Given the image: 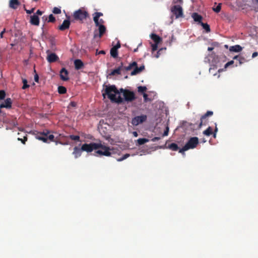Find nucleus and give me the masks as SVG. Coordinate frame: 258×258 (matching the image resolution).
<instances>
[{
  "label": "nucleus",
  "mask_w": 258,
  "mask_h": 258,
  "mask_svg": "<svg viewBox=\"0 0 258 258\" xmlns=\"http://www.w3.org/2000/svg\"><path fill=\"white\" fill-rule=\"evenodd\" d=\"M147 90V88L145 86H139L138 87V91L139 93H144Z\"/></svg>",
  "instance_id": "f704fd0d"
},
{
  "label": "nucleus",
  "mask_w": 258,
  "mask_h": 258,
  "mask_svg": "<svg viewBox=\"0 0 258 258\" xmlns=\"http://www.w3.org/2000/svg\"><path fill=\"white\" fill-rule=\"evenodd\" d=\"M200 25L203 27V28L207 32H209L210 31V26L207 23H204L202 22Z\"/></svg>",
  "instance_id": "2f4dec72"
},
{
  "label": "nucleus",
  "mask_w": 258,
  "mask_h": 258,
  "mask_svg": "<svg viewBox=\"0 0 258 258\" xmlns=\"http://www.w3.org/2000/svg\"><path fill=\"white\" fill-rule=\"evenodd\" d=\"M234 63V60H231V61H228L227 63H226L225 65V68H227L228 66L233 64Z\"/></svg>",
  "instance_id": "de8ad7c7"
},
{
  "label": "nucleus",
  "mask_w": 258,
  "mask_h": 258,
  "mask_svg": "<svg viewBox=\"0 0 258 258\" xmlns=\"http://www.w3.org/2000/svg\"><path fill=\"white\" fill-rule=\"evenodd\" d=\"M212 44V45H213L214 46H218L219 44L218 42H213Z\"/></svg>",
  "instance_id": "0e129e2a"
},
{
  "label": "nucleus",
  "mask_w": 258,
  "mask_h": 258,
  "mask_svg": "<svg viewBox=\"0 0 258 258\" xmlns=\"http://www.w3.org/2000/svg\"><path fill=\"white\" fill-rule=\"evenodd\" d=\"M77 106V103L74 101H71L69 104V106L75 107Z\"/></svg>",
  "instance_id": "09e8293b"
},
{
  "label": "nucleus",
  "mask_w": 258,
  "mask_h": 258,
  "mask_svg": "<svg viewBox=\"0 0 258 258\" xmlns=\"http://www.w3.org/2000/svg\"><path fill=\"white\" fill-rule=\"evenodd\" d=\"M110 55L113 58H116L118 56V51L116 48L112 47L110 49Z\"/></svg>",
  "instance_id": "cd10ccee"
},
{
  "label": "nucleus",
  "mask_w": 258,
  "mask_h": 258,
  "mask_svg": "<svg viewBox=\"0 0 258 258\" xmlns=\"http://www.w3.org/2000/svg\"><path fill=\"white\" fill-rule=\"evenodd\" d=\"M12 101L11 98H7L4 102L0 104V112H1V108H11L12 107Z\"/></svg>",
  "instance_id": "ddd939ff"
},
{
  "label": "nucleus",
  "mask_w": 258,
  "mask_h": 258,
  "mask_svg": "<svg viewBox=\"0 0 258 258\" xmlns=\"http://www.w3.org/2000/svg\"><path fill=\"white\" fill-rule=\"evenodd\" d=\"M149 142V140L146 138H140L137 140V143L139 145H142Z\"/></svg>",
  "instance_id": "7c9ffc66"
},
{
  "label": "nucleus",
  "mask_w": 258,
  "mask_h": 258,
  "mask_svg": "<svg viewBox=\"0 0 258 258\" xmlns=\"http://www.w3.org/2000/svg\"><path fill=\"white\" fill-rule=\"evenodd\" d=\"M147 119V116L146 115H142L141 116H137L132 119V123L134 125H138L140 123L145 121Z\"/></svg>",
  "instance_id": "9d476101"
},
{
  "label": "nucleus",
  "mask_w": 258,
  "mask_h": 258,
  "mask_svg": "<svg viewBox=\"0 0 258 258\" xmlns=\"http://www.w3.org/2000/svg\"><path fill=\"white\" fill-rule=\"evenodd\" d=\"M68 75V72L65 68L61 69L60 71V78L62 80L64 81H68L69 79Z\"/></svg>",
  "instance_id": "4468645a"
},
{
  "label": "nucleus",
  "mask_w": 258,
  "mask_h": 258,
  "mask_svg": "<svg viewBox=\"0 0 258 258\" xmlns=\"http://www.w3.org/2000/svg\"><path fill=\"white\" fill-rule=\"evenodd\" d=\"M6 32V29H4L0 33V37L3 38V35Z\"/></svg>",
  "instance_id": "6e6d98bb"
},
{
  "label": "nucleus",
  "mask_w": 258,
  "mask_h": 258,
  "mask_svg": "<svg viewBox=\"0 0 258 258\" xmlns=\"http://www.w3.org/2000/svg\"><path fill=\"white\" fill-rule=\"evenodd\" d=\"M148 95L146 93H143V97H144L145 102H147L148 101Z\"/></svg>",
  "instance_id": "8fccbe9b"
},
{
  "label": "nucleus",
  "mask_w": 258,
  "mask_h": 258,
  "mask_svg": "<svg viewBox=\"0 0 258 258\" xmlns=\"http://www.w3.org/2000/svg\"><path fill=\"white\" fill-rule=\"evenodd\" d=\"M30 23L32 25L38 26L39 24V18L38 16L36 14H34L33 15L30 17Z\"/></svg>",
  "instance_id": "a211bd4d"
},
{
  "label": "nucleus",
  "mask_w": 258,
  "mask_h": 258,
  "mask_svg": "<svg viewBox=\"0 0 258 258\" xmlns=\"http://www.w3.org/2000/svg\"><path fill=\"white\" fill-rule=\"evenodd\" d=\"M171 12L175 16L176 18L183 16L182 7L179 5H174L171 8Z\"/></svg>",
  "instance_id": "0eeeda50"
},
{
  "label": "nucleus",
  "mask_w": 258,
  "mask_h": 258,
  "mask_svg": "<svg viewBox=\"0 0 258 258\" xmlns=\"http://www.w3.org/2000/svg\"><path fill=\"white\" fill-rule=\"evenodd\" d=\"M192 18L194 20V21L196 22H198L199 24H201L202 22V20L203 19V17L202 16L199 15L197 13H194L191 15Z\"/></svg>",
  "instance_id": "412c9836"
},
{
  "label": "nucleus",
  "mask_w": 258,
  "mask_h": 258,
  "mask_svg": "<svg viewBox=\"0 0 258 258\" xmlns=\"http://www.w3.org/2000/svg\"><path fill=\"white\" fill-rule=\"evenodd\" d=\"M127 90L122 88L118 90L115 85H105L102 95L104 98L107 95L111 102L120 104L123 101V98L119 95L120 94L122 93L123 95L124 92Z\"/></svg>",
  "instance_id": "f257e3e1"
},
{
  "label": "nucleus",
  "mask_w": 258,
  "mask_h": 258,
  "mask_svg": "<svg viewBox=\"0 0 258 258\" xmlns=\"http://www.w3.org/2000/svg\"><path fill=\"white\" fill-rule=\"evenodd\" d=\"M123 63L121 62V66L119 67H118L117 68L113 70L111 72V75H115L116 74H117V75H120V71L121 70H123Z\"/></svg>",
  "instance_id": "a878e982"
},
{
  "label": "nucleus",
  "mask_w": 258,
  "mask_h": 258,
  "mask_svg": "<svg viewBox=\"0 0 258 258\" xmlns=\"http://www.w3.org/2000/svg\"><path fill=\"white\" fill-rule=\"evenodd\" d=\"M58 92L60 94H64L67 92V89L63 86H59L58 87Z\"/></svg>",
  "instance_id": "473e14b6"
},
{
  "label": "nucleus",
  "mask_w": 258,
  "mask_h": 258,
  "mask_svg": "<svg viewBox=\"0 0 258 258\" xmlns=\"http://www.w3.org/2000/svg\"><path fill=\"white\" fill-rule=\"evenodd\" d=\"M168 148L172 151H176L179 149L178 145L175 143H171L168 145Z\"/></svg>",
  "instance_id": "c756f323"
},
{
  "label": "nucleus",
  "mask_w": 258,
  "mask_h": 258,
  "mask_svg": "<svg viewBox=\"0 0 258 258\" xmlns=\"http://www.w3.org/2000/svg\"><path fill=\"white\" fill-rule=\"evenodd\" d=\"M123 97L124 98V100L128 102L133 101L135 99V95L134 92L128 90L127 91L124 92Z\"/></svg>",
  "instance_id": "9b49d317"
},
{
  "label": "nucleus",
  "mask_w": 258,
  "mask_h": 258,
  "mask_svg": "<svg viewBox=\"0 0 258 258\" xmlns=\"http://www.w3.org/2000/svg\"><path fill=\"white\" fill-rule=\"evenodd\" d=\"M18 140L21 141V142H22L23 144H25L26 142L27 141V135H26V136H24V137H23V139H22V138H18Z\"/></svg>",
  "instance_id": "ea45409f"
},
{
  "label": "nucleus",
  "mask_w": 258,
  "mask_h": 258,
  "mask_svg": "<svg viewBox=\"0 0 258 258\" xmlns=\"http://www.w3.org/2000/svg\"><path fill=\"white\" fill-rule=\"evenodd\" d=\"M24 9H25L26 12L27 14H31L33 13L34 12V10H35L34 8L31 9V10H27V9H25V6H24Z\"/></svg>",
  "instance_id": "c03bdc74"
},
{
  "label": "nucleus",
  "mask_w": 258,
  "mask_h": 258,
  "mask_svg": "<svg viewBox=\"0 0 258 258\" xmlns=\"http://www.w3.org/2000/svg\"><path fill=\"white\" fill-rule=\"evenodd\" d=\"M70 21L69 20H64L61 25L58 26V29L61 31H64L69 28L70 26Z\"/></svg>",
  "instance_id": "f3484780"
},
{
  "label": "nucleus",
  "mask_w": 258,
  "mask_h": 258,
  "mask_svg": "<svg viewBox=\"0 0 258 258\" xmlns=\"http://www.w3.org/2000/svg\"><path fill=\"white\" fill-rule=\"evenodd\" d=\"M93 16L95 26L103 25L104 21L102 19H99V18L103 16V13L101 12H95L93 14Z\"/></svg>",
  "instance_id": "1a4fd4ad"
},
{
  "label": "nucleus",
  "mask_w": 258,
  "mask_h": 258,
  "mask_svg": "<svg viewBox=\"0 0 258 258\" xmlns=\"http://www.w3.org/2000/svg\"><path fill=\"white\" fill-rule=\"evenodd\" d=\"M75 69L76 70L81 69L84 66L83 62L80 59H76L74 61Z\"/></svg>",
  "instance_id": "b1692460"
},
{
  "label": "nucleus",
  "mask_w": 258,
  "mask_h": 258,
  "mask_svg": "<svg viewBox=\"0 0 258 258\" xmlns=\"http://www.w3.org/2000/svg\"><path fill=\"white\" fill-rule=\"evenodd\" d=\"M50 42L52 46L55 45V39L52 38L50 39Z\"/></svg>",
  "instance_id": "5fc2aeb1"
},
{
  "label": "nucleus",
  "mask_w": 258,
  "mask_h": 258,
  "mask_svg": "<svg viewBox=\"0 0 258 258\" xmlns=\"http://www.w3.org/2000/svg\"><path fill=\"white\" fill-rule=\"evenodd\" d=\"M69 138L70 139H71L72 140L77 141H79L80 139L79 136H76V135H70Z\"/></svg>",
  "instance_id": "72a5a7b5"
},
{
  "label": "nucleus",
  "mask_w": 258,
  "mask_h": 258,
  "mask_svg": "<svg viewBox=\"0 0 258 258\" xmlns=\"http://www.w3.org/2000/svg\"><path fill=\"white\" fill-rule=\"evenodd\" d=\"M34 80L36 82H38L39 80V76L38 75L36 74L34 76Z\"/></svg>",
  "instance_id": "603ef678"
},
{
  "label": "nucleus",
  "mask_w": 258,
  "mask_h": 258,
  "mask_svg": "<svg viewBox=\"0 0 258 258\" xmlns=\"http://www.w3.org/2000/svg\"><path fill=\"white\" fill-rule=\"evenodd\" d=\"M23 86L22 87L23 89H26L29 87V85L27 84V81L26 79L23 80Z\"/></svg>",
  "instance_id": "4c0bfd02"
},
{
  "label": "nucleus",
  "mask_w": 258,
  "mask_h": 258,
  "mask_svg": "<svg viewBox=\"0 0 258 258\" xmlns=\"http://www.w3.org/2000/svg\"><path fill=\"white\" fill-rule=\"evenodd\" d=\"M257 55H258V52H254L252 54V58H254V57H256Z\"/></svg>",
  "instance_id": "bf43d9fd"
},
{
  "label": "nucleus",
  "mask_w": 258,
  "mask_h": 258,
  "mask_svg": "<svg viewBox=\"0 0 258 258\" xmlns=\"http://www.w3.org/2000/svg\"><path fill=\"white\" fill-rule=\"evenodd\" d=\"M221 4H219L215 8H213V10L216 13H219L221 11Z\"/></svg>",
  "instance_id": "a19ab883"
},
{
  "label": "nucleus",
  "mask_w": 258,
  "mask_h": 258,
  "mask_svg": "<svg viewBox=\"0 0 258 258\" xmlns=\"http://www.w3.org/2000/svg\"><path fill=\"white\" fill-rule=\"evenodd\" d=\"M50 131L48 130H45L43 132H38L34 131L32 134L35 136L36 139L43 141L44 143H49V142H54L56 145L58 143L61 144L60 142H58L55 139L54 136L53 135H49Z\"/></svg>",
  "instance_id": "f03ea898"
},
{
  "label": "nucleus",
  "mask_w": 258,
  "mask_h": 258,
  "mask_svg": "<svg viewBox=\"0 0 258 258\" xmlns=\"http://www.w3.org/2000/svg\"><path fill=\"white\" fill-rule=\"evenodd\" d=\"M151 38L155 43H160L162 41V38L154 33L151 34Z\"/></svg>",
  "instance_id": "5701e85b"
},
{
  "label": "nucleus",
  "mask_w": 258,
  "mask_h": 258,
  "mask_svg": "<svg viewBox=\"0 0 258 258\" xmlns=\"http://www.w3.org/2000/svg\"><path fill=\"white\" fill-rule=\"evenodd\" d=\"M233 59L237 60L239 61V64L240 65L242 64L243 62L245 61V59L244 57L240 56V55H236L233 57Z\"/></svg>",
  "instance_id": "bb28decb"
},
{
  "label": "nucleus",
  "mask_w": 258,
  "mask_h": 258,
  "mask_svg": "<svg viewBox=\"0 0 258 258\" xmlns=\"http://www.w3.org/2000/svg\"><path fill=\"white\" fill-rule=\"evenodd\" d=\"M215 128L214 130V132L213 133H217V132H218V127H217V123H215Z\"/></svg>",
  "instance_id": "680f3d73"
},
{
  "label": "nucleus",
  "mask_w": 258,
  "mask_h": 258,
  "mask_svg": "<svg viewBox=\"0 0 258 258\" xmlns=\"http://www.w3.org/2000/svg\"><path fill=\"white\" fill-rule=\"evenodd\" d=\"M6 97V92L4 90H0V100H3Z\"/></svg>",
  "instance_id": "e433bc0d"
},
{
  "label": "nucleus",
  "mask_w": 258,
  "mask_h": 258,
  "mask_svg": "<svg viewBox=\"0 0 258 258\" xmlns=\"http://www.w3.org/2000/svg\"><path fill=\"white\" fill-rule=\"evenodd\" d=\"M20 5V2L18 0H10L9 2V7L13 9H17Z\"/></svg>",
  "instance_id": "6ab92c4d"
},
{
  "label": "nucleus",
  "mask_w": 258,
  "mask_h": 258,
  "mask_svg": "<svg viewBox=\"0 0 258 258\" xmlns=\"http://www.w3.org/2000/svg\"><path fill=\"white\" fill-rule=\"evenodd\" d=\"M199 144V139L198 137L190 138L185 145L186 148L189 149L195 148Z\"/></svg>",
  "instance_id": "6e6552de"
},
{
  "label": "nucleus",
  "mask_w": 258,
  "mask_h": 258,
  "mask_svg": "<svg viewBox=\"0 0 258 258\" xmlns=\"http://www.w3.org/2000/svg\"><path fill=\"white\" fill-rule=\"evenodd\" d=\"M100 147L96 143H91L90 144H84L81 146V150L88 153L91 152L94 150H97Z\"/></svg>",
  "instance_id": "423d86ee"
},
{
  "label": "nucleus",
  "mask_w": 258,
  "mask_h": 258,
  "mask_svg": "<svg viewBox=\"0 0 258 258\" xmlns=\"http://www.w3.org/2000/svg\"><path fill=\"white\" fill-rule=\"evenodd\" d=\"M97 144L98 145L100 146L98 147V149H100L96 151V154L101 156H105L107 157L111 156V153L110 151L111 149L110 147L103 145L101 142Z\"/></svg>",
  "instance_id": "20e7f679"
},
{
  "label": "nucleus",
  "mask_w": 258,
  "mask_h": 258,
  "mask_svg": "<svg viewBox=\"0 0 258 258\" xmlns=\"http://www.w3.org/2000/svg\"><path fill=\"white\" fill-rule=\"evenodd\" d=\"M174 3H179L181 4L182 3V0H174Z\"/></svg>",
  "instance_id": "052dcab7"
},
{
  "label": "nucleus",
  "mask_w": 258,
  "mask_h": 258,
  "mask_svg": "<svg viewBox=\"0 0 258 258\" xmlns=\"http://www.w3.org/2000/svg\"><path fill=\"white\" fill-rule=\"evenodd\" d=\"M144 69H145L144 65H142V66H140V67H138V66L137 65L136 68L131 72V75L132 76L136 75L137 74H138L140 73Z\"/></svg>",
  "instance_id": "aec40b11"
},
{
  "label": "nucleus",
  "mask_w": 258,
  "mask_h": 258,
  "mask_svg": "<svg viewBox=\"0 0 258 258\" xmlns=\"http://www.w3.org/2000/svg\"><path fill=\"white\" fill-rule=\"evenodd\" d=\"M89 16L88 12L83 8L75 11L73 15V17L76 21L83 22L84 20L87 19Z\"/></svg>",
  "instance_id": "7ed1b4c3"
},
{
  "label": "nucleus",
  "mask_w": 258,
  "mask_h": 258,
  "mask_svg": "<svg viewBox=\"0 0 258 258\" xmlns=\"http://www.w3.org/2000/svg\"><path fill=\"white\" fill-rule=\"evenodd\" d=\"M160 139H161V138H160V137H154V138H152V139H151V141H152V142H156V141H158V140H160Z\"/></svg>",
  "instance_id": "3c124183"
},
{
  "label": "nucleus",
  "mask_w": 258,
  "mask_h": 258,
  "mask_svg": "<svg viewBox=\"0 0 258 258\" xmlns=\"http://www.w3.org/2000/svg\"><path fill=\"white\" fill-rule=\"evenodd\" d=\"M43 14V12L42 11H41L40 10H38L36 13V15H41L42 14Z\"/></svg>",
  "instance_id": "13d9d810"
},
{
  "label": "nucleus",
  "mask_w": 258,
  "mask_h": 258,
  "mask_svg": "<svg viewBox=\"0 0 258 258\" xmlns=\"http://www.w3.org/2000/svg\"><path fill=\"white\" fill-rule=\"evenodd\" d=\"M133 135L134 137H137L138 136V134L137 132H133Z\"/></svg>",
  "instance_id": "e2e57ef3"
},
{
  "label": "nucleus",
  "mask_w": 258,
  "mask_h": 258,
  "mask_svg": "<svg viewBox=\"0 0 258 258\" xmlns=\"http://www.w3.org/2000/svg\"><path fill=\"white\" fill-rule=\"evenodd\" d=\"M52 12L55 14H59L61 13V10L57 7H54L53 9Z\"/></svg>",
  "instance_id": "58836bf2"
},
{
  "label": "nucleus",
  "mask_w": 258,
  "mask_h": 258,
  "mask_svg": "<svg viewBox=\"0 0 258 258\" xmlns=\"http://www.w3.org/2000/svg\"><path fill=\"white\" fill-rule=\"evenodd\" d=\"M163 49V48H161L157 52V54H156V55L155 56V57L156 58H158L159 57V55H160V52Z\"/></svg>",
  "instance_id": "864d4df0"
},
{
  "label": "nucleus",
  "mask_w": 258,
  "mask_h": 258,
  "mask_svg": "<svg viewBox=\"0 0 258 258\" xmlns=\"http://www.w3.org/2000/svg\"><path fill=\"white\" fill-rule=\"evenodd\" d=\"M58 59V56L54 53H50L47 56V60L50 63L55 62Z\"/></svg>",
  "instance_id": "2eb2a0df"
},
{
  "label": "nucleus",
  "mask_w": 258,
  "mask_h": 258,
  "mask_svg": "<svg viewBox=\"0 0 258 258\" xmlns=\"http://www.w3.org/2000/svg\"><path fill=\"white\" fill-rule=\"evenodd\" d=\"M213 137L214 138H215L216 137V133L213 132Z\"/></svg>",
  "instance_id": "774afa93"
},
{
  "label": "nucleus",
  "mask_w": 258,
  "mask_h": 258,
  "mask_svg": "<svg viewBox=\"0 0 258 258\" xmlns=\"http://www.w3.org/2000/svg\"><path fill=\"white\" fill-rule=\"evenodd\" d=\"M83 151L81 150V147L80 148L78 146H75L73 149L72 154L74 155L75 158L77 159L81 157Z\"/></svg>",
  "instance_id": "dca6fc26"
},
{
  "label": "nucleus",
  "mask_w": 258,
  "mask_h": 258,
  "mask_svg": "<svg viewBox=\"0 0 258 258\" xmlns=\"http://www.w3.org/2000/svg\"><path fill=\"white\" fill-rule=\"evenodd\" d=\"M137 65V63L136 61H133L132 63H131L127 67H123V70H124L126 71H130L132 69L134 68V69L136 68V66Z\"/></svg>",
  "instance_id": "393cba45"
},
{
  "label": "nucleus",
  "mask_w": 258,
  "mask_h": 258,
  "mask_svg": "<svg viewBox=\"0 0 258 258\" xmlns=\"http://www.w3.org/2000/svg\"><path fill=\"white\" fill-rule=\"evenodd\" d=\"M242 47L239 45L231 46L229 48L230 51L239 52L242 51Z\"/></svg>",
  "instance_id": "4be33fe9"
},
{
  "label": "nucleus",
  "mask_w": 258,
  "mask_h": 258,
  "mask_svg": "<svg viewBox=\"0 0 258 258\" xmlns=\"http://www.w3.org/2000/svg\"><path fill=\"white\" fill-rule=\"evenodd\" d=\"M213 114V112L212 111H208L200 118V121L198 122H195L194 125H197V128H201L203 125H206L208 122L207 118L209 116H212Z\"/></svg>",
  "instance_id": "39448f33"
},
{
  "label": "nucleus",
  "mask_w": 258,
  "mask_h": 258,
  "mask_svg": "<svg viewBox=\"0 0 258 258\" xmlns=\"http://www.w3.org/2000/svg\"><path fill=\"white\" fill-rule=\"evenodd\" d=\"M129 156H130V154H125L122 157L118 159L117 160L118 161H121L126 159Z\"/></svg>",
  "instance_id": "79ce46f5"
},
{
  "label": "nucleus",
  "mask_w": 258,
  "mask_h": 258,
  "mask_svg": "<svg viewBox=\"0 0 258 258\" xmlns=\"http://www.w3.org/2000/svg\"><path fill=\"white\" fill-rule=\"evenodd\" d=\"M55 21V18L52 14H50L48 16V22L54 23Z\"/></svg>",
  "instance_id": "c9c22d12"
},
{
  "label": "nucleus",
  "mask_w": 258,
  "mask_h": 258,
  "mask_svg": "<svg viewBox=\"0 0 258 258\" xmlns=\"http://www.w3.org/2000/svg\"><path fill=\"white\" fill-rule=\"evenodd\" d=\"M96 26L98 27L99 34L95 31L94 34V37L96 38L97 36H98L99 38H101L105 33L106 28L104 25H100V26Z\"/></svg>",
  "instance_id": "f8f14e48"
},
{
  "label": "nucleus",
  "mask_w": 258,
  "mask_h": 258,
  "mask_svg": "<svg viewBox=\"0 0 258 258\" xmlns=\"http://www.w3.org/2000/svg\"><path fill=\"white\" fill-rule=\"evenodd\" d=\"M214 49V47H209L208 48V51H212Z\"/></svg>",
  "instance_id": "69168bd1"
},
{
  "label": "nucleus",
  "mask_w": 258,
  "mask_h": 258,
  "mask_svg": "<svg viewBox=\"0 0 258 258\" xmlns=\"http://www.w3.org/2000/svg\"><path fill=\"white\" fill-rule=\"evenodd\" d=\"M159 43H154L152 44V51L153 52L154 51L157 50L158 48V44Z\"/></svg>",
  "instance_id": "37998d69"
},
{
  "label": "nucleus",
  "mask_w": 258,
  "mask_h": 258,
  "mask_svg": "<svg viewBox=\"0 0 258 258\" xmlns=\"http://www.w3.org/2000/svg\"><path fill=\"white\" fill-rule=\"evenodd\" d=\"M188 150V149H186V146H185V145H184V146L182 147V148H181V149H179V153H184V151H187V150Z\"/></svg>",
  "instance_id": "a18cd8bd"
},
{
  "label": "nucleus",
  "mask_w": 258,
  "mask_h": 258,
  "mask_svg": "<svg viewBox=\"0 0 258 258\" xmlns=\"http://www.w3.org/2000/svg\"><path fill=\"white\" fill-rule=\"evenodd\" d=\"M114 48H116V49H118L120 47V43L118 42L116 45L114 46H113Z\"/></svg>",
  "instance_id": "4d7b16f0"
},
{
  "label": "nucleus",
  "mask_w": 258,
  "mask_h": 258,
  "mask_svg": "<svg viewBox=\"0 0 258 258\" xmlns=\"http://www.w3.org/2000/svg\"><path fill=\"white\" fill-rule=\"evenodd\" d=\"M203 134L207 136H210L213 134V129L211 126H209L206 130L203 132Z\"/></svg>",
  "instance_id": "c85d7f7f"
},
{
  "label": "nucleus",
  "mask_w": 258,
  "mask_h": 258,
  "mask_svg": "<svg viewBox=\"0 0 258 258\" xmlns=\"http://www.w3.org/2000/svg\"><path fill=\"white\" fill-rule=\"evenodd\" d=\"M105 52L104 50H101L98 52V54H105Z\"/></svg>",
  "instance_id": "338daca9"
},
{
  "label": "nucleus",
  "mask_w": 258,
  "mask_h": 258,
  "mask_svg": "<svg viewBox=\"0 0 258 258\" xmlns=\"http://www.w3.org/2000/svg\"><path fill=\"white\" fill-rule=\"evenodd\" d=\"M168 132H169V127L168 126H167L166 127V130L164 132V133L163 134V137L167 136L168 135Z\"/></svg>",
  "instance_id": "49530a36"
}]
</instances>
